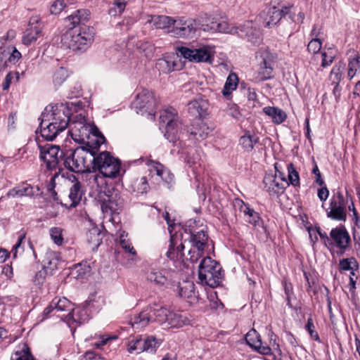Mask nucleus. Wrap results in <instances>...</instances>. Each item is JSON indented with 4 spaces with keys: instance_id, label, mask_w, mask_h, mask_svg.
I'll return each instance as SVG.
<instances>
[{
    "instance_id": "nucleus-1",
    "label": "nucleus",
    "mask_w": 360,
    "mask_h": 360,
    "mask_svg": "<svg viewBox=\"0 0 360 360\" xmlns=\"http://www.w3.org/2000/svg\"><path fill=\"white\" fill-rule=\"evenodd\" d=\"M40 134L46 141H53L60 132L64 131L70 122V110L63 103L51 106L48 112L47 108L39 118Z\"/></svg>"
},
{
    "instance_id": "nucleus-2",
    "label": "nucleus",
    "mask_w": 360,
    "mask_h": 360,
    "mask_svg": "<svg viewBox=\"0 0 360 360\" xmlns=\"http://www.w3.org/2000/svg\"><path fill=\"white\" fill-rule=\"evenodd\" d=\"M104 141L105 137L100 136L96 141V146L87 142L86 146L68 150L64 155V166L75 173H91L93 155Z\"/></svg>"
},
{
    "instance_id": "nucleus-3",
    "label": "nucleus",
    "mask_w": 360,
    "mask_h": 360,
    "mask_svg": "<svg viewBox=\"0 0 360 360\" xmlns=\"http://www.w3.org/2000/svg\"><path fill=\"white\" fill-rule=\"evenodd\" d=\"M121 162L117 158L111 155L110 152L103 151L98 154L94 153L92 159L91 172H98L103 176L99 174H94L92 176L93 181L98 186L100 184V180L103 177L115 179L120 173Z\"/></svg>"
},
{
    "instance_id": "nucleus-4",
    "label": "nucleus",
    "mask_w": 360,
    "mask_h": 360,
    "mask_svg": "<svg viewBox=\"0 0 360 360\" xmlns=\"http://www.w3.org/2000/svg\"><path fill=\"white\" fill-rule=\"evenodd\" d=\"M94 27L82 25L79 29H70L61 37V44L73 51H86L94 40Z\"/></svg>"
},
{
    "instance_id": "nucleus-5",
    "label": "nucleus",
    "mask_w": 360,
    "mask_h": 360,
    "mask_svg": "<svg viewBox=\"0 0 360 360\" xmlns=\"http://www.w3.org/2000/svg\"><path fill=\"white\" fill-rule=\"evenodd\" d=\"M75 118L77 120L69 122L70 123L69 132L72 139L75 142L83 143L86 146L91 135L93 137H95V139L91 145L96 146L97 139L104 136L101 134L95 126L86 123L84 117L82 115H77Z\"/></svg>"
},
{
    "instance_id": "nucleus-6",
    "label": "nucleus",
    "mask_w": 360,
    "mask_h": 360,
    "mask_svg": "<svg viewBox=\"0 0 360 360\" xmlns=\"http://www.w3.org/2000/svg\"><path fill=\"white\" fill-rule=\"evenodd\" d=\"M221 267L210 257H204L198 266V280L201 284L215 288L221 282Z\"/></svg>"
},
{
    "instance_id": "nucleus-7",
    "label": "nucleus",
    "mask_w": 360,
    "mask_h": 360,
    "mask_svg": "<svg viewBox=\"0 0 360 360\" xmlns=\"http://www.w3.org/2000/svg\"><path fill=\"white\" fill-rule=\"evenodd\" d=\"M169 314L170 311L165 307L154 309L153 310L150 308L132 317L130 323L136 329H141L147 326L152 321L166 325Z\"/></svg>"
},
{
    "instance_id": "nucleus-8",
    "label": "nucleus",
    "mask_w": 360,
    "mask_h": 360,
    "mask_svg": "<svg viewBox=\"0 0 360 360\" xmlns=\"http://www.w3.org/2000/svg\"><path fill=\"white\" fill-rule=\"evenodd\" d=\"M156 105V100L154 94L148 89H143L136 96L131 103V108L137 114H146L148 118L154 119V108Z\"/></svg>"
},
{
    "instance_id": "nucleus-9",
    "label": "nucleus",
    "mask_w": 360,
    "mask_h": 360,
    "mask_svg": "<svg viewBox=\"0 0 360 360\" xmlns=\"http://www.w3.org/2000/svg\"><path fill=\"white\" fill-rule=\"evenodd\" d=\"M160 128H165V136L170 142L175 143L178 139L176 134L180 121L177 111L172 107L166 108L160 115Z\"/></svg>"
},
{
    "instance_id": "nucleus-10",
    "label": "nucleus",
    "mask_w": 360,
    "mask_h": 360,
    "mask_svg": "<svg viewBox=\"0 0 360 360\" xmlns=\"http://www.w3.org/2000/svg\"><path fill=\"white\" fill-rule=\"evenodd\" d=\"M40 150V158L44 161L48 169L52 170L57 168L60 160L64 158L65 153L57 146L46 143L44 146H39Z\"/></svg>"
},
{
    "instance_id": "nucleus-11",
    "label": "nucleus",
    "mask_w": 360,
    "mask_h": 360,
    "mask_svg": "<svg viewBox=\"0 0 360 360\" xmlns=\"http://www.w3.org/2000/svg\"><path fill=\"white\" fill-rule=\"evenodd\" d=\"M98 200L103 212L107 214L115 212L122 203L118 191L110 188L99 192Z\"/></svg>"
},
{
    "instance_id": "nucleus-12",
    "label": "nucleus",
    "mask_w": 360,
    "mask_h": 360,
    "mask_svg": "<svg viewBox=\"0 0 360 360\" xmlns=\"http://www.w3.org/2000/svg\"><path fill=\"white\" fill-rule=\"evenodd\" d=\"M263 183L265 191L271 196L282 194L285 188L289 185L288 181L283 176L281 173H280L279 176L272 173L266 174Z\"/></svg>"
},
{
    "instance_id": "nucleus-13",
    "label": "nucleus",
    "mask_w": 360,
    "mask_h": 360,
    "mask_svg": "<svg viewBox=\"0 0 360 360\" xmlns=\"http://www.w3.org/2000/svg\"><path fill=\"white\" fill-rule=\"evenodd\" d=\"M176 51L181 56L191 62L211 63L212 60L211 53L206 47L190 49L186 46H178Z\"/></svg>"
},
{
    "instance_id": "nucleus-14",
    "label": "nucleus",
    "mask_w": 360,
    "mask_h": 360,
    "mask_svg": "<svg viewBox=\"0 0 360 360\" xmlns=\"http://www.w3.org/2000/svg\"><path fill=\"white\" fill-rule=\"evenodd\" d=\"M289 12V8L283 6L281 8L276 6L264 10L259 15V21L266 27H271L276 25L283 17Z\"/></svg>"
},
{
    "instance_id": "nucleus-15",
    "label": "nucleus",
    "mask_w": 360,
    "mask_h": 360,
    "mask_svg": "<svg viewBox=\"0 0 360 360\" xmlns=\"http://www.w3.org/2000/svg\"><path fill=\"white\" fill-rule=\"evenodd\" d=\"M327 217L333 220L346 221V205L341 193L338 192L330 199V211L327 212Z\"/></svg>"
},
{
    "instance_id": "nucleus-16",
    "label": "nucleus",
    "mask_w": 360,
    "mask_h": 360,
    "mask_svg": "<svg viewBox=\"0 0 360 360\" xmlns=\"http://www.w3.org/2000/svg\"><path fill=\"white\" fill-rule=\"evenodd\" d=\"M196 30L195 22L192 20L179 19L175 20L172 29L168 30V33L175 37L188 38L193 37Z\"/></svg>"
},
{
    "instance_id": "nucleus-17",
    "label": "nucleus",
    "mask_w": 360,
    "mask_h": 360,
    "mask_svg": "<svg viewBox=\"0 0 360 360\" xmlns=\"http://www.w3.org/2000/svg\"><path fill=\"white\" fill-rule=\"evenodd\" d=\"M237 28V31L240 37L247 38L248 41L253 45L258 46L262 40V33L259 28H257L252 21H247L239 27H234Z\"/></svg>"
},
{
    "instance_id": "nucleus-18",
    "label": "nucleus",
    "mask_w": 360,
    "mask_h": 360,
    "mask_svg": "<svg viewBox=\"0 0 360 360\" xmlns=\"http://www.w3.org/2000/svg\"><path fill=\"white\" fill-rule=\"evenodd\" d=\"M202 27L204 31L219 32L232 34L238 33L237 28L230 27L224 18L206 17Z\"/></svg>"
},
{
    "instance_id": "nucleus-19",
    "label": "nucleus",
    "mask_w": 360,
    "mask_h": 360,
    "mask_svg": "<svg viewBox=\"0 0 360 360\" xmlns=\"http://www.w3.org/2000/svg\"><path fill=\"white\" fill-rule=\"evenodd\" d=\"M42 25L37 17L30 18L28 27L22 36V44L29 46L36 41L41 36Z\"/></svg>"
},
{
    "instance_id": "nucleus-20",
    "label": "nucleus",
    "mask_w": 360,
    "mask_h": 360,
    "mask_svg": "<svg viewBox=\"0 0 360 360\" xmlns=\"http://www.w3.org/2000/svg\"><path fill=\"white\" fill-rule=\"evenodd\" d=\"M332 242L344 252L351 243L349 233L344 226L333 229L330 232Z\"/></svg>"
},
{
    "instance_id": "nucleus-21",
    "label": "nucleus",
    "mask_w": 360,
    "mask_h": 360,
    "mask_svg": "<svg viewBox=\"0 0 360 360\" xmlns=\"http://www.w3.org/2000/svg\"><path fill=\"white\" fill-rule=\"evenodd\" d=\"M245 340L250 347L259 353L264 355L271 354V349L269 346L263 345L259 334L255 329L250 330L246 334Z\"/></svg>"
},
{
    "instance_id": "nucleus-22",
    "label": "nucleus",
    "mask_w": 360,
    "mask_h": 360,
    "mask_svg": "<svg viewBox=\"0 0 360 360\" xmlns=\"http://www.w3.org/2000/svg\"><path fill=\"white\" fill-rule=\"evenodd\" d=\"M70 307L71 302L65 297H55L52 300L49 306L44 309L43 316L44 318H46L53 311L55 314L58 311H70Z\"/></svg>"
},
{
    "instance_id": "nucleus-23",
    "label": "nucleus",
    "mask_w": 360,
    "mask_h": 360,
    "mask_svg": "<svg viewBox=\"0 0 360 360\" xmlns=\"http://www.w3.org/2000/svg\"><path fill=\"white\" fill-rule=\"evenodd\" d=\"M179 297L186 300L189 303H195L197 300V295L195 292V285L190 281H184L179 283L175 290Z\"/></svg>"
},
{
    "instance_id": "nucleus-24",
    "label": "nucleus",
    "mask_w": 360,
    "mask_h": 360,
    "mask_svg": "<svg viewBox=\"0 0 360 360\" xmlns=\"http://www.w3.org/2000/svg\"><path fill=\"white\" fill-rule=\"evenodd\" d=\"M70 180L72 181V185L70 188L69 199L70 204L68 206L70 207H75L81 201L84 191L82 184L75 175L72 174Z\"/></svg>"
},
{
    "instance_id": "nucleus-25",
    "label": "nucleus",
    "mask_w": 360,
    "mask_h": 360,
    "mask_svg": "<svg viewBox=\"0 0 360 360\" xmlns=\"http://www.w3.org/2000/svg\"><path fill=\"white\" fill-rule=\"evenodd\" d=\"M175 238H177V236L171 235L170 236V244L169 246V249L167 252H166V256L167 258H169L171 260L173 261H181L184 262V250L185 248V243H184V240H181V244L175 248L174 246L176 245V243L174 241Z\"/></svg>"
},
{
    "instance_id": "nucleus-26",
    "label": "nucleus",
    "mask_w": 360,
    "mask_h": 360,
    "mask_svg": "<svg viewBox=\"0 0 360 360\" xmlns=\"http://www.w3.org/2000/svg\"><path fill=\"white\" fill-rule=\"evenodd\" d=\"M188 235V237L186 238H184L181 236V240H184V243H186L188 241L189 243L192 244V247H195L196 249L200 250H205L208 237L203 231H198L196 233H189Z\"/></svg>"
},
{
    "instance_id": "nucleus-27",
    "label": "nucleus",
    "mask_w": 360,
    "mask_h": 360,
    "mask_svg": "<svg viewBox=\"0 0 360 360\" xmlns=\"http://www.w3.org/2000/svg\"><path fill=\"white\" fill-rule=\"evenodd\" d=\"M208 103L207 100L200 98L191 101L188 104V112L195 117H202L205 115Z\"/></svg>"
},
{
    "instance_id": "nucleus-28",
    "label": "nucleus",
    "mask_w": 360,
    "mask_h": 360,
    "mask_svg": "<svg viewBox=\"0 0 360 360\" xmlns=\"http://www.w3.org/2000/svg\"><path fill=\"white\" fill-rule=\"evenodd\" d=\"M187 131L196 140L206 139L211 132V129L201 120H198L190 126Z\"/></svg>"
},
{
    "instance_id": "nucleus-29",
    "label": "nucleus",
    "mask_w": 360,
    "mask_h": 360,
    "mask_svg": "<svg viewBox=\"0 0 360 360\" xmlns=\"http://www.w3.org/2000/svg\"><path fill=\"white\" fill-rule=\"evenodd\" d=\"M39 188H34L29 184H24L20 186H17L10 190L8 193V196L13 198L22 197V196H33L37 195Z\"/></svg>"
},
{
    "instance_id": "nucleus-30",
    "label": "nucleus",
    "mask_w": 360,
    "mask_h": 360,
    "mask_svg": "<svg viewBox=\"0 0 360 360\" xmlns=\"http://www.w3.org/2000/svg\"><path fill=\"white\" fill-rule=\"evenodd\" d=\"M147 22L153 24L156 29H167L175 23V19L166 15H149Z\"/></svg>"
},
{
    "instance_id": "nucleus-31",
    "label": "nucleus",
    "mask_w": 360,
    "mask_h": 360,
    "mask_svg": "<svg viewBox=\"0 0 360 360\" xmlns=\"http://www.w3.org/2000/svg\"><path fill=\"white\" fill-rule=\"evenodd\" d=\"M90 18V12L87 9H78L66 18V21L72 25L75 28L76 25L84 24Z\"/></svg>"
},
{
    "instance_id": "nucleus-32",
    "label": "nucleus",
    "mask_w": 360,
    "mask_h": 360,
    "mask_svg": "<svg viewBox=\"0 0 360 360\" xmlns=\"http://www.w3.org/2000/svg\"><path fill=\"white\" fill-rule=\"evenodd\" d=\"M259 141V137L255 134H252L250 131H246L244 135L239 139V145L245 152H251L254 146Z\"/></svg>"
},
{
    "instance_id": "nucleus-33",
    "label": "nucleus",
    "mask_w": 360,
    "mask_h": 360,
    "mask_svg": "<svg viewBox=\"0 0 360 360\" xmlns=\"http://www.w3.org/2000/svg\"><path fill=\"white\" fill-rule=\"evenodd\" d=\"M263 112L271 118L273 122L281 124L283 122L286 118V113L281 108L277 107L266 106L263 108Z\"/></svg>"
},
{
    "instance_id": "nucleus-34",
    "label": "nucleus",
    "mask_w": 360,
    "mask_h": 360,
    "mask_svg": "<svg viewBox=\"0 0 360 360\" xmlns=\"http://www.w3.org/2000/svg\"><path fill=\"white\" fill-rule=\"evenodd\" d=\"M188 319L179 312L170 311L166 323L167 327L180 328L184 326Z\"/></svg>"
},
{
    "instance_id": "nucleus-35",
    "label": "nucleus",
    "mask_w": 360,
    "mask_h": 360,
    "mask_svg": "<svg viewBox=\"0 0 360 360\" xmlns=\"http://www.w3.org/2000/svg\"><path fill=\"white\" fill-rule=\"evenodd\" d=\"M59 260L58 252L47 250L44 255L43 260L44 267L50 270H53L57 268Z\"/></svg>"
},
{
    "instance_id": "nucleus-36",
    "label": "nucleus",
    "mask_w": 360,
    "mask_h": 360,
    "mask_svg": "<svg viewBox=\"0 0 360 360\" xmlns=\"http://www.w3.org/2000/svg\"><path fill=\"white\" fill-rule=\"evenodd\" d=\"M257 58L258 60L259 65H262L264 67L266 66V68H274V56L273 53H271L269 50L261 49L259 51Z\"/></svg>"
},
{
    "instance_id": "nucleus-37",
    "label": "nucleus",
    "mask_w": 360,
    "mask_h": 360,
    "mask_svg": "<svg viewBox=\"0 0 360 360\" xmlns=\"http://www.w3.org/2000/svg\"><path fill=\"white\" fill-rule=\"evenodd\" d=\"M238 78L235 73L230 74L225 82L224 89L222 90V94L224 96H229L231 92L235 90L238 86Z\"/></svg>"
},
{
    "instance_id": "nucleus-38",
    "label": "nucleus",
    "mask_w": 360,
    "mask_h": 360,
    "mask_svg": "<svg viewBox=\"0 0 360 360\" xmlns=\"http://www.w3.org/2000/svg\"><path fill=\"white\" fill-rule=\"evenodd\" d=\"M147 279L158 285H164L167 281V278L163 272L155 269L151 270L148 274Z\"/></svg>"
},
{
    "instance_id": "nucleus-39",
    "label": "nucleus",
    "mask_w": 360,
    "mask_h": 360,
    "mask_svg": "<svg viewBox=\"0 0 360 360\" xmlns=\"http://www.w3.org/2000/svg\"><path fill=\"white\" fill-rule=\"evenodd\" d=\"M86 238L89 243L98 248L102 242L101 233L98 228L93 227L86 233Z\"/></svg>"
},
{
    "instance_id": "nucleus-40",
    "label": "nucleus",
    "mask_w": 360,
    "mask_h": 360,
    "mask_svg": "<svg viewBox=\"0 0 360 360\" xmlns=\"http://www.w3.org/2000/svg\"><path fill=\"white\" fill-rule=\"evenodd\" d=\"M128 350L130 353L133 352L134 351H136L137 354L145 352L144 338L141 336H137L130 340L129 342Z\"/></svg>"
},
{
    "instance_id": "nucleus-41",
    "label": "nucleus",
    "mask_w": 360,
    "mask_h": 360,
    "mask_svg": "<svg viewBox=\"0 0 360 360\" xmlns=\"http://www.w3.org/2000/svg\"><path fill=\"white\" fill-rule=\"evenodd\" d=\"M160 342L154 336H145L144 337V347L145 352L153 354L159 347Z\"/></svg>"
},
{
    "instance_id": "nucleus-42",
    "label": "nucleus",
    "mask_w": 360,
    "mask_h": 360,
    "mask_svg": "<svg viewBox=\"0 0 360 360\" xmlns=\"http://www.w3.org/2000/svg\"><path fill=\"white\" fill-rule=\"evenodd\" d=\"M345 69V65L342 63H339L335 65L330 75V79L332 81V84H339L341 81L342 76L343 74V71Z\"/></svg>"
},
{
    "instance_id": "nucleus-43",
    "label": "nucleus",
    "mask_w": 360,
    "mask_h": 360,
    "mask_svg": "<svg viewBox=\"0 0 360 360\" xmlns=\"http://www.w3.org/2000/svg\"><path fill=\"white\" fill-rule=\"evenodd\" d=\"M340 269L342 271H355L359 268V264L354 257L342 259L339 263Z\"/></svg>"
},
{
    "instance_id": "nucleus-44",
    "label": "nucleus",
    "mask_w": 360,
    "mask_h": 360,
    "mask_svg": "<svg viewBox=\"0 0 360 360\" xmlns=\"http://www.w3.org/2000/svg\"><path fill=\"white\" fill-rule=\"evenodd\" d=\"M259 68L257 72L256 79L259 82L264 81L273 77V67L266 68L262 65H259Z\"/></svg>"
},
{
    "instance_id": "nucleus-45",
    "label": "nucleus",
    "mask_w": 360,
    "mask_h": 360,
    "mask_svg": "<svg viewBox=\"0 0 360 360\" xmlns=\"http://www.w3.org/2000/svg\"><path fill=\"white\" fill-rule=\"evenodd\" d=\"M68 76V70L65 68L60 67L54 72L53 82L55 86H60L65 81Z\"/></svg>"
},
{
    "instance_id": "nucleus-46",
    "label": "nucleus",
    "mask_w": 360,
    "mask_h": 360,
    "mask_svg": "<svg viewBox=\"0 0 360 360\" xmlns=\"http://www.w3.org/2000/svg\"><path fill=\"white\" fill-rule=\"evenodd\" d=\"M63 231V229L60 227H52L49 230L51 238L57 245H61L64 242Z\"/></svg>"
},
{
    "instance_id": "nucleus-47",
    "label": "nucleus",
    "mask_w": 360,
    "mask_h": 360,
    "mask_svg": "<svg viewBox=\"0 0 360 360\" xmlns=\"http://www.w3.org/2000/svg\"><path fill=\"white\" fill-rule=\"evenodd\" d=\"M288 184L297 186L300 185V176L298 172L295 170L293 165L290 163L288 165Z\"/></svg>"
},
{
    "instance_id": "nucleus-48",
    "label": "nucleus",
    "mask_w": 360,
    "mask_h": 360,
    "mask_svg": "<svg viewBox=\"0 0 360 360\" xmlns=\"http://www.w3.org/2000/svg\"><path fill=\"white\" fill-rule=\"evenodd\" d=\"M138 49L143 53L146 58H150L153 56L155 51L154 46L148 41H140L138 44Z\"/></svg>"
},
{
    "instance_id": "nucleus-49",
    "label": "nucleus",
    "mask_w": 360,
    "mask_h": 360,
    "mask_svg": "<svg viewBox=\"0 0 360 360\" xmlns=\"http://www.w3.org/2000/svg\"><path fill=\"white\" fill-rule=\"evenodd\" d=\"M174 63L165 58L159 59L157 63L158 68L164 73H169L174 70Z\"/></svg>"
},
{
    "instance_id": "nucleus-50",
    "label": "nucleus",
    "mask_w": 360,
    "mask_h": 360,
    "mask_svg": "<svg viewBox=\"0 0 360 360\" xmlns=\"http://www.w3.org/2000/svg\"><path fill=\"white\" fill-rule=\"evenodd\" d=\"M348 67L347 76L351 79L354 77L356 70L359 68V56H356L354 58L349 60Z\"/></svg>"
},
{
    "instance_id": "nucleus-51",
    "label": "nucleus",
    "mask_w": 360,
    "mask_h": 360,
    "mask_svg": "<svg viewBox=\"0 0 360 360\" xmlns=\"http://www.w3.org/2000/svg\"><path fill=\"white\" fill-rule=\"evenodd\" d=\"M322 46V41L321 39L313 38L310 40L307 45V50L310 53H318Z\"/></svg>"
},
{
    "instance_id": "nucleus-52",
    "label": "nucleus",
    "mask_w": 360,
    "mask_h": 360,
    "mask_svg": "<svg viewBox=\"0 0 360 360\" xmlns=\"http://www.w3.org/2000/svg\"><path fill=\"white\" fill-rule=\"evenodd\" d=\"M125 232L122 231L120 234V243L121 247L125 250L126 252H128L132 255H136V251L134 248L131 245L130 243L125 239Z\"/></svg>"
},
{
    "instance_id": "nucleus-53",
    "label": "nucleus",
    "mask_w": 360,
    "mask_h": 360,
    "mask_svg": "<svg viewBox=\"0 0 360 360\" xmlns=\"http://www.w3.org/2000/svg\"><path fill=\"white\" fill-rule=\"evenodd\" d=\"M204 250H200L196 249L195 247H192L188 252V257H186V260H189L192 263H195L202 256Z\"/></svg>"
},
{
    "instance_id": "nucleus-54",
    "label": "nucleus",
    "mask_w": 360,
    "mask_h": 360,
    "mask_svg": "<svg viewBox=\"0 0 360 360\" xmlns=\"http://www.w3.org/2000/svg\"><path fill=\"white\" fill-rule=\"evenodd\" d=\"M305 328L309 332L311 338H313L316 341L320 342L319 336L317 332L315 330V326L314 325L311 317H309L307 319V323L305 326Z\"/></svg>"
},
{
    "instance_id": "nucleus-55",
    "label": "nucleus",
    "mask_w": 360,
    "mask_h": 360,
    "mask_svg": "<svg viewBox=\"0 0 360 360\" xmlns=\"http://www.w3.org/2000/svg\"><path fill=\"white\" fill-rule=\"evenodd\" d=\"M12 360H34V358L27 349L26 351L16 352L14 354V357H12Z\"/></svg>"
},
{
    "instance_id": "nucleus-56",
    "label": "nucleus",
    "mask_w": 360,
    "mask_h": 360,
    "mask_svg": "<svg viewBox=\"0 0 360 360\" xmlns=\"http://www.w3.org/2000/svg\"><path fill=\"white\" fill-rule=\"evenodd\" d=\"M246 221L249 222L250 224L256 226L259 220L260 217L257 212H256L253 209L251 210L245 216Z\"/></svg>"
},
{
    "instance_id": "nucleus-57",
    "label": "nucleus",
    "mask_w": 360,
    "mask_h": 360,
    "mask_svg": "<svg viewBox=\"0 0 360 360\" xmlns=\"http://www.w3.org/2000/svg\"><path fill=\"white\" fill-rule=\"evenodd\" d=\"M138 184V191L140 193H146L148 189V184L146 177L142 176L139 181Z\"/></svg>"
},
{
    "instance_id": "nucleus-58",
    "label": "nucleus",
    "mask_w": 360,
    "mask_h": 360,
    "mask_svg": "<svg viewBox=\"0 0 360 360\" xmlns=\"http://www.w3.org/2000/svg\"><path fill=\"white\" fill-rule=\"evenodd\" d=\"M152 163L153 169L155 172V174L163 179V174H165V172H167V170L160 162L152 161Z\"/></svg>"
},
{
    "instance_id": "nucleus-59",
    "label": "nucleus",
    "mask_w": 360,
    "mask_h": 360,
    "mask_svg": "<svg viewBox=\"0 0 360 360\" xmlns=\"http://www.w3.org/2000/svg\"><path fill=\"white\" fill-rule=\"evenodd\" d=\"M235 206H237L239 207V210L241 212L244 214L245 216L247 215V214L252 210L250 207V206L248 204H245L242 200L236 199L235 201Z\"/></svg>"
},
{
    "instance_id": "nucleus-60",
    "label": "nucleus",
    "mask_w": 360,
    "mask_h": 360,
    "mask_svg": "<svg viewBox=\"0 0 360 360\" xmlns=\"http://www.w3.org/2000/svg\"><path fill=\"white\" fill-rule=\"evenodd\" d=\"M12 52L8 57L11 63L15 64L21 58V53L14 46L12 47Z\"/></svg>"
},
{
    "instance_id": "nucleus-61",
    "label": "nucleus",
    "mask_w": 360,
    "mask_h": 360,
    "mask_svg": "<svg viewBox=\"0 0 360 360\" xmlns=\"http://www.w3.org/2000/svg\"><path fill=\"white\" fill-rule=\"evenodd\" d=\"M321 66L323 68L330 65L333 61L334 56L328 55L326 52H321Z\"/></svg>"
},
{
    "instance_id": "nucleus-62",
    "label": "nucleus",
    "mask_w": 360,
    "mask_h": 360,
    "mask_svg": "<svg viewBox=\"0 0 360 360\" xmlns=\"http://www.w3.org/2000/svg\"><path fill=\"white\" fill-rule=\"evenodd\" d=\"M322 34L323 32L321 27L319 26L318 25H314L312 30L310 32V37H311V39H321L320 37Z\"/></svg>"
},
{
    "instance_id": "nucleus-63",
    "label": "nucleus",
    "mask_w": 360,
    "mask_h": 360,
    "mask_svg": "<svg viewBox=\"0 0 360 360\" xmlns=\"http://www.w3.org/2000/svg\"><path fill=\"white\" fill-rule=\"evenodd\" d=\"M13 77H14V76H13V73L12 72H9L6 75L5 79L2 84V89L4 90H8L9 89Z\"/></svg>"
},
{
    "instance_id": "nucleus-64",
    "label": "nucleus",
    "mask_w": 360,
    "mask_h": 360,
    "mask_svg": "<svg viewBox=\"0 0 360 360\" xmlns=\"http://www.w3.org/2000/svg\"><path fill=\"white\" fill-rule=\"evenodd\" d=\"M63 9V5L61 1H56L51 7V13H58Z\"/></svg>"
}]
</instances>
